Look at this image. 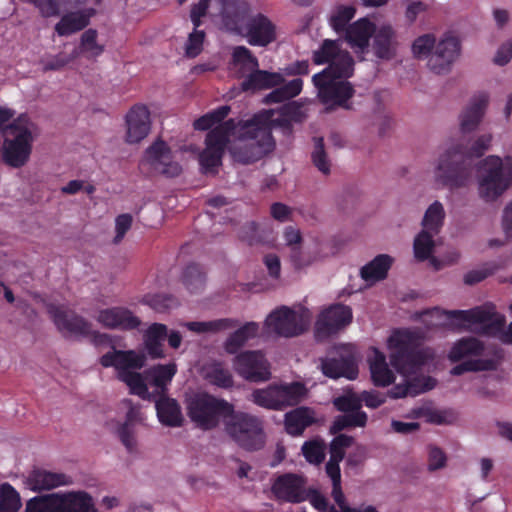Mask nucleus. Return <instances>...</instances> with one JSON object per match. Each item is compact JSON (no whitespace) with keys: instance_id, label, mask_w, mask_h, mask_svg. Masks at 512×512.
Wrapping results in <instances>:
<instances>
[{"instance_id":"ddd939ff","label":"nucleus","mask_w":512,"mask_h":512,"mask_svg":"<svg viewBox=\"0 0 512 512\" xmlns=\"http://www.w3.org/2000/svg\"><path fill=\"white\" fill-rule=\"evenodd\" d=\"M238 35L255 47H267L278 37L276 24L261 12L251 14Z\"/></svg>"},{"instance_id":"5fc2aeb1","label":"nucleus","mask_w":512,"mask_h":512,"mask_svg":"<svg viewBox=\"0 0 512 512\" xmlns=\"http://www.w3.org/2000/svg\"><path fill=\"white\" fill-rule=\"evenodd\" d=\"M205 279L202 267L195 263L187 265L182 276L183 284L191 293L201 290L205 284Z\"/></svg>"},{"instance_id":"6ab92c4d","label":"nucleus","mask_w":512,"mask_h":512,"mask_svg":"<svg viewBox=\"0 0 512 512\" xmlns=\"http://www.w3.org/2000/svg\"><path fill=\"white\" fill-rule=\"evenodd\" d=\"M321 369L323 374L329 378L345 377L353 380L358 376L355 352L350 346H342L338 351V357L326 358L321 361Z\"/></svg>"},{"instance_id":"a211bd4d","label":"nucleus","mask_w":512,"mask_h":512,"mask_svg":"<svg viewBox=\"0 0 512 512\" xmlns=\"http://www.w3.org/2000/svg\"><path fill=\"white\" fill-rule=\"evenodd\" d=\"M460 41L457 37L446 34L435 46L427 62L428 68L435 74H446L460 54Z\"/></svg>"},{"instance_id":"72a5a7b5","label":"nucleus","mask_w":512,"mask_h":512,"mask_svg":"<svg viewBox=\"0 0 512 512\" xmlns=\"http://www.w3.org/2000/svg\"><path fill=\"white\" fill-rule=\"evenodd\" d=\"M157 416L159 421L168 427H180L183 424V415L179 403L167 397L165 394L159 395L155 401Z\"/></svg>"},{"instance_id":"de8ad7c7","label":"nucleus","mask_w":512,"mask_h":512,"mask_svg":"<svg viewBox=\"0 0 512 512\" xmlns=\"http://www.w3.org/2000/svg\"><path fill=\"white\" fill-rule=\"evenodd\" d=\"M492 357L486 359H469L464 361L467 372L493 371L504 359V350L500 347H494L491 352Z\"/></svg>"},{"instance_id":"f3484780","label":"nucleus","mask_w":512,"mask_h":512,"mask_svg":"<svg viewBox=\"0 0 512 512\" xmlns=\"http://www.w3.org/2000/svg\"><path fill=\"white\" fill-rule=\"evenodd\" d=\"M352 309L344 304L336 303L324 309L315 324L318 337H329L338 333L352 322Z\"/></svg>"},{"instance_id":"680f3d73","label":"nucleus","mask_w":512,"mask_h":512,"mask_svg":"<svg viewBox=\"0 0 512 512\" xmlns=\"http://www.w3.org/2000/svg\"><path fill=\"white\" fill-rule=\"evenodd\" d=\"M436 385V380L430 376L413 378L408 381L407 386L401 392L396 393V397H404L408 394L417 395L433 389Z\"/></svg>"},{"instance_id":"4be33fe9","label":"nucleus","mask_w":512,"mask_h":512,"mask_svg":"<svg viewBox=\"0 0 512 512\" xmlns=\"http://www.w3.org/2000/svg\"><path fill=\"white\" fill-rule=\"evenodd\" d=\"M272 492L278 500L300 503L305 500L304 480L297 474H282L275 479Z\"/></svg>"},{"instance_id":"6e6d98bb","label":"nucleus","mask_w":512,"mask_h":512,"mask_svg":"<svg viewBox=\"0 0 512 512\" xmlns=\"http://www.w3.org/2000/svg\"><path fill=\"white\" fill-rule=\"evenodd\" d=\"M21 507L20 495L9 483L0 485V512H18Z\"/></svg>"},{"instance_id":"0eeeda50","label":"nucleus","mask_w":512,"mask_h":512,"mask_svg":"<svg viewBox=\"0 0 512 512\" xmlns=\"http://www.w3.org/2000/svg\"><path fill=\"white\" fill-rule=\"evenodd\" d=\"M26 512H99L92 496L82 490L37 496L26 504Z\"/></svg>"},{"instance_id":"7ed1b4c3","label":"nucleus","mask_w":512,"mask_h":512,"mask_svg":"<svg viewBox=\"0 0 512 512\" xmlns=\"http://www.w3.org/2000/svg\"><path fill=\"white\" fill-rule=\"evenodd\" d=\"M36 125L28 114L22 113L10 122L5 131L12 138L5 137L2 144V160L13 168L24 166L31 155Z\"/></svg>"},{"instance_id":"4468645a","label":"nucleus","mask_w":512,"mask_h":512,"mask_svg":"<svg viewBox=\"0 0 512 512\" xmlns=\"http://www.w3.org/2000/svg\"><path fill=\"white\" fill-rule=\"evenodd\" d=\"M47 312L58 331L66 336H88L91 333V324L76 312L63 305L50 303Z\"/></svg>"},{"instance_id":"13d9d810","label":"nucleus","mask_w":512,"mask_h":512,"mask_svg":"<svg viewBox=\"0 0 512 512\" xmlns=\"http://www.w3.org/2000/svg\"><path fill=\"white\" fill-rule=\"evenodd\" d=\"M301 451L306 461L310 464L319 465L325 459V443L321 439L304 442Z\"/></svg>"},{"instance_id":"c03bdc74","label":"nucleus","mask_w":512,"mask_h":512,"mask_svg":"<svg viewBox=\"0 0 512 512\" xmlns=\"http://www.w3.org/2000/svg\"><path fill=\"white\" fill-rule=\"evenodd\" d=\"M272 111H273V116H272L273 121L271 122V129L274 126L287 127L292 122L300 123L305 118V114L303 112V107L297 101H290V102L283 104L278 109L279 116L277 118H274L275 111L274 110H272Z\"/></svg>"},{"instance_id":"0e129e2a","label":"nucleus","mask_w":512,"mask_h":512,"mask_svg":"<svg viewBox=\"0 0 512 512\" xmlns=\"http://www.w3.org/2000/svg\"><path fill=\"white\" fill-rule=\"evenodd\" d=\"M312 162L323 174L330 173V162L324 149V140L322 137L314 138V150L312 152Z\"/></svg>"},{"instance_id":"393cba45","label":"nucleus","mask_w":512,"mask_h":512,"mask_svg":"<svg viewBox=\"0 0 512 512\" xmlns=\"http://www.w3.org/2000/svg\"><path fill=\"white\" fill-rule=\"evenodd\" d=\"M317 422L315 411L307 406L296 407L284 415V428L293 437L301 436L304 431Z\"/></svg>"},{"instance_id":"f257e3e1","label":"nucleus","mask_w":512,"mask_h":512,"mask_svg":"<svg viewBox=\"0 0 512 512\" xmlns=\"http://www.w3.org/2000/svg\"><path fill=\"white\" fill-rule=\"evenodd\" d=\"M272 116L273 111L263 110L249 120L236 122L235 134H238L239 142L229 149L235 162L251 164L274 150Z\"/></svg>"},{"instance_id":"3c124183","label":"nucleus","mask_w":512,"mask_h":512,"mask_svg":"<svg viewBox=\"0 0 512 512\" xmlns=\"http://www.w3.org/2000/svg\"><path fill=\"white\" fill-rule=\"evenodd\" d=\"M277 396V384H270L263 389H255L251 394V400L257 406L279 411Z\"/></svg>"},{"instance_id":"a18cd8bd","label":"nucleus","mask_w":512,"mask_h":512,"mask_svg":"<svg viewBox=\"0 0 512 512\" xmlns=\"http://www.w3.org/2000/svg\"><path fill=\"white\" fill-rule=\"evenodd\" d=\"M239 325V321L232 318H221L212 321H191L185 323L189 331L197 334L217 333L230 330Z\"/></svg>"},{"instance_id":"e2e57ef3","label":"nucleus","mask_w":512,"mask_h":512,"mask_svg":"<svg viewBox=\"0 0 512 512\" xmlns=\"http://www.w3.org/2000/svg\"><path fill=\"white\" fill-rule=\"evenodd\" d=\"M333 405L338 411L343 413L363 412L361 410V397L355 393H347L334 398Z\"/></svg>"},{"instance_id":"9b49d317","label":"nucleus","mask_w":512,"mask_h":512,"mask_svg":"<svg viewBox=\"0 0 512 512\" xmlns=\"http://www.w3.org/2000/svg\"><path fill=\"white\" fill-rule=\"evenodd\" d=\"M312 82L317 89V97L326 107V111H334L337 108L351 110L353 108L351 99L355 94L354 86L347 80H336L331 77L315 80V74Z\"/></svg>"},{"instance_id":"58836bf2","label":"nucleus","mask_w":512,"mask_h":512,"mask_svg":"<svg viewBox=\"0 0 512 512\" xmlns=\"http://www.w3.org/2000/svg\"><path fill=\"white\" fill-rule=\"evenodd\" d=\"M204 378L213 386L229 389L234 385L230 370L220 361H214L204 366Z\"/></svg>"},{"instance_id":"20e7f679","label":"nucleus","mask_w":512,"mask_h":512,"mask_svg":"<svg viewBox=\"0 0 512 512\" xmlns=\"http://www.w3.org/2000/svg\"><path fill=\"white\" fill-rule=\"evenodd\" d=\"M388 346L392 351L391 365L402 374L415 373L431 358L421 347L419 337L408 330L395 331L388 339Z\"/></svg>"},{"instance_id":"bf43d9fd","label":"nucleus","mask_w":512,"mask_h":512,"mask_svg":"<svg viewBox=\"0 0 512 512\" xmlns=\"http://www.w3.org/2000/svg\"><path fill=\"white\" fill-rule=\"evenodd\" d=\"M341 52L337 41L326 39L320 48L313 52V62L316 65L330 64L331 61Z\"/></svg>"},{"instance_id":"7c9ffc66","label":"nucleus","mask_w":512,"mask_h":512,"mask_svg":"<svg viewBox=\"0 0 512 512\" xmlns=\"http://www.w3.org/2000/svg\"><path fill=\"white\" fill-rule=\"evenodd\" d=\"M284 83V77L278 72H269L256 68L242 81L243 91H258L277 87Z\"/></svg>"},{"instance_id":"39448f33","label":"nucleus","mask_w":512,"mask_h":512,"mask_svg":"<svg viewBox=\"0 0 512 512\" xmlns=\"http://www.w3.org/2000/svg\"><path fill=\"white\" fill-rule=\"evenodd\" d=\"M187 415L197 428L210 431L233 412V404L206 392L191 395L186 400Z\"/></svg>"},{"instance_id":"052dcab7","label":"nucleus","mask_w":512,"mask_h":512,"mask_svg":"<svg viewBox=\"0 0 512 512\" xmlns=\"http://www.w3.org/2000/svg\"><path fill=\"white\" fill-rule=\"evenodd\" d=\"M239 238L250 246L262 244L267 239L266 231L260 229V226L254 221L247 222L241 227Z\"/></svg>"},{"instance_id":"b1692460","label":"nucleus","mask_w":512,"mask_h":512,"mask_svg":"<svg viewBox=\"0 0 512 512\" xmlns=\"http://www.w3.org/2000/svg\"><path fill=\"white\" fill-rule=\"evenodd\" d=\"M146 362V356L137 353L134 350H116L107 352L100 358V364L103 367H115L118 370V376L124 371L130 369H141Z\"/></svg>"},{"instance_id":"8fccbe9b","label":"nucleus","mask_w":512,"mask_h":512,"mask_svg":"<svg viewBox=\"0 0 512 512\" xmlns=\"http://www.w3.org/2000/svg\"><path fill=\"white\" fill-rule=\"evenodd\" d=\"M355 14L356 8L353 5H338L329 18V24L335 32L343 33Z\"/></svg>"},{"instance_id":"c756f323","label":"nucleus","mask_w":512,"mask_h":512,"mask_svg":"<svg viewBox=\"0 0 512 512\" xmlns=\"http://www.w3.org/2000/svg\"><path fill=\"white\" fill-rule=\"evenodd\" d=\"M375 24L368 18H360L350 24L343 32L345 39L352 48L366 49L369 46L370 38L375 32Z\"/></svg>"},{"instance_id":"c9c22d12","label":"nucleus","mask_w":512,"mask_h":512,"mask_svg":"<svg viewBox=\"0 0 512 512\" xmlns=\"http://www.w3.org/2000/svg\"><path fill=\"white\" fill-rule=\"evenodd\" d=\"M393 258L387 254H379L360 270V276L366 282H377L387 277Z\"/></svg>"},{"instance_id":"c85d7f7f","label":"nucleus","mask_w":512,"mask_h":512,"mask_svg":"<svg viewBox=\"0 0 512 512\" xmlns=\"http://www.w3.org/2000/svg\"><path fill=\"white\" fill-rule=\"evenodd\" d=\"M354 64L351 54L341 50L325 69L315 74V80L326 77L336 80H347L353 75Z\"/></svg>"},{"instance_id":"f03ea898","label":"nucleus","mask_w":512,"mask_h":512,"mask_svg":"<svg viewBox=\"0 0 512 512\" xmlns=\"http://www.w3.org/2000/svg\"><path fill=\"white\" fill-rule=\"evenodd\" d=\"M491 135L480 136L469 148L463 141L449 147L439 158L436 176L450 189L465 187L471 177L472 161L488 150Z\"/></svg>"},{"instance_id":"4c0bfd02","label":"nucleus","mask_w":512,"mask_h":512,"mask_svg":"<svg viewBox=\"0 0 512 512\" xmlns=\"http://www.w3.org/2000/svg\"><path fill=\"white\" fill-rule=\"evenodd\" d=\"M259 331L256 322H247L231 333L224 343V349L228 354H236L249 339L255 338Z\"/></svg>"},{"instance_id":"473e14b6","label":"nucleus","mask_w":512,"mask_h":512,"mask_svg":"<svg viewBox=\"0 0 512 512\" xmlns=\"http://www.w3.org/2000/svg\"><path fill=\"white\" fill-rule=\"evenodd\" d=\"M28 482L33 491H41L70 485L72 484V478L64 473H55L38 469L34 470L30 474Z\"/></svg>"},{"instance_id":"aec40b11","label":"nucleus","mask_w":512,"mask_h":512,"mask_svg":"<svg viewBox=\"0 0 512 512\" xmlns=\"http://www.w3.org/2000/svg\"><path fill=\"white\" fill-rule=\"evenodd\" d=\"M220 16L226 31L238 35L250 14V4L246 0H219Z\"/></svg>"},{"instance_id":"4d7b16f0","label":"nucleus","mask_w":512,"mask_h":512,"mask_svg":"<svg viewBox=\"0 0 512 512\" xmlns=\"http://www.w3.org/2000/svg\"><path fill=\"white\" fill-rule=\"evenodd\" d=\"M119 379L127 384L132 394H135L142 399L150 398L148 387L140 373L124 371L120 374Z\"/></svg>"},{"instance_id":"a19ab883","label":"nucleus","mask_w":512,"mask_h":512,"mask_svg":"<svg viewBox=\"0 0 512 512\" xmlns=\"http://www.w3.org/2000/svg\"><path fill=\"white\" fill-rule=\"evenodd\" d=\"M177 372L176 364H159L148 371L150 385L155 387L158 395L166 394L167 385L172 381Z\"/></svg>"},{"instance_id":"423d86ee","label":"nucleus","mask_w":512,"mask_h":512,"mask_svg":"<svg viewBox=\"0 0 512 512\" xmlns=\"http://www.w3.org/2000/svg\"><path fill=\"white\" fill-rule=\"evenodd\" d=\"M226 434L242 449L258 451L266 442L263 421L250 413L235 411L227 415L224 420Z\"/></svg>"},{"instance_id":"bb28decb","label":"nucleus","mask_w":512,"mask_h":512,"mask_svg":"<svg viewBox=\"0 0 512 512\" xmlns=\"http://www.w3.org/2000/svg\"><path fill=\"white\" fill-rule=\"evenodd\" d=\"M489 101L486 93L481 92L471 99L461 115L460 126L463 133L475 130L482 120Z\"/></svg>"},{"instance_id":"603ef678","label":"nucleus","mask_w":512,"mask_h":512,"mask_svg":"<svg viewBox=\"0 0 512 512\" xmlns=\"http://www.w3.org/2000/svg\"><path fill=\"white\" fill-rule=\"evenodd\" d=\"M434 233L422 230L414 239V256L418 261H425L430 258L434 250Z\"/></svg>"},{"instance_id":"69168bd1","label":"nucleus","mask_w":512,"mask_h":512,"mask_svg":"<svg viewBox=\"0 0 512 512\" xmlns=\"http://www.w3.org/2000/svg\"><path fill=\"white\" fill-rule=\"evenodd\" d=\"M354 442L352 436L346 434H336L329 445L330 458L342 461L345 457V450Z\"/></svg>"},{"instance_id":"cd10ccee","label":"nucleus","mask_w":512,"mask_h":512,"mask_svg":"<svg viewBox=\"0 0 512 512\" xmlns=\"http://www.w3.org/2000/svg\"><path fill=\"white\" fill-rule=\"evenodd\" d=\"M373 51L377 58L390 60L396 54V32L390 25H382L375 28L373 34Z\"/></svg>"},{"instance_id":"412c9836","label":"nucleus","mask_w":512,"mask_h":512,"mask_svg":"<svg viewBox=\"0 0 512 512\" xmlns=\"http://www.w3.org/2000/svg\"><path fill=\"white\" fill-rule=\"evenodd\" d=\"M97 321L109 329L132 331L141 325L139 317L126 307L116 306L99 311Z\"/></svg>"},{"instance_id":"f704fd0d","label":"nucleus","mask_w":512,"mask_h":512,"mask_svg":"<svg viewBox=\"0 0 512 512\" xmlns=\"http://www.w3.org/2000/svg\"><path fill=\"white\" fill-rule=\"evenodd\" d=\"M307 389L301 382L277 384L279 411L298 405L306 396Z\"/></svg>"},{"instance_id":"864d4df0","label":"nucleus","mask_w":512,"mask_h":512,"mask_svg":"<svg viewBox=\"0 0 512 512\" xmlns=\"http://www.w3.org/2000/svg\"><path fill=\"white\" fill-rule=\"evenodd\" d=\"M232 63L243 72H253L259 67L257 57L245 46H236L232 52Z\"/></svg>"},{"instance_id":"79ce46f5","label":"nucleus","mask_w":512,"mask_h":512,"mask_svg":"<svg viewBox=\"0 0 512 512\" xmlns=\"http://www.w3.org/2000/svg\"><path fill=\"white\" fill-rule=\"evenodd\" d=\"M139 419V409L132 406L127 412L126 421L123 424H121L117 429L118 438L129 453L134 452L137 447L133 423Z\"/></svg>"},{"instance_id":"9d476101","label":"nucleus","mask_w":512,"mask_h":512,"mask_svg":"<svg viewBox=\"0 0 512 512\" xmlns=\"http://www.w3.org/2000/svg\"><path fill=\"white\" fill-rule=\"evenodd\" d=\"M237 125L234 119H228L223 124L212 128L206 135L205 148L199 155V163L205 174H216L222 165L230 136L235 134Z\"/></svg>"},{"instance_id":"a878e982","label":"nucleus","mask_w":512,"mask_h":512,"mask_svg":"<svg viewBox=\"0 0 512 512\" xmlns=\"http://www.w3.org/2000/svg\"><path fill=\"white\" fill-rule=\"evenodd\" d=\"M367 361L369 364L371 379L375 386L387 387L394 382V373L388 366L385 354L378 348H370Z\"/></svg>"},{"instance_id":"338daca9","label":"nucleus","mask_w":512,"mask_h":512,"mask_svg":"<svg viewBox=\"0 0 512 512\" xmlns=\"http://www.w3.org/2000/svg\"><path fill=\"white\" fill-rule=\"evenodd\" d=\"M97 31L95 29L86 30L81 36L80 49L82 52L89 53L90 56L97 57L104 51L102 45L97 43Z\"/></svg>"},{"instance_id":"2f4dec72","label":"nucleus","mask_w":512,"mask_h":512,"mask_svg":"<svg viewBox=\"0 0 512 512\" xmlns=\"http://www.w3.org/2000/svg\"><path fill=\"white\" fill-rule=\"evenodd\" d=\"M167 338V326L161 323L151 324L143 335L144 347L151 359L165 357L164 341Z\"/></svg>"},{"instance_id":"1a4fd4ad","label":"nucleus","mask_w":512,"mask_h":512,"mask_svg":"<svg viewBox=\"0 0 512 512\" xmlns=\"http://www.w3.org/2000/svg\"><path fill=\"white\" fill-rule=\"evenodd\" d=\"M444 314L448 320L455 321L458 325H478L473 331L488 337L497 335L506 325L505 316L498 313L495 305L490 302L469 310H445Z\"/></svg>"},{"instance_id":"2eb2a0df","label":"nucleus","mask_w":512,"mask_h":512,"mask_svg":"<svg viewBox=\"0 0 512 512\" xmlns=\"http://www.w3.org/2000/svg\"><path fill=\"white\" fill-rule=\"evenodd\" d=\"M236 373L250 382H263L270 379L269 363L260 351H244L233 360Z\"/></svg>"},{"instance_id":"ea45409f","label":"nucleus","mask_w":512,"mask_h":512,"mask_svg":"<svg viewBox=\"0 0 512 512\" xmlns=\"http://www.w3.org/2000/svg\"><path fill=\"white\" fill-rule=\"evenodd\" d=\"M90 16L77 11L63 15L55 25V31L59 36H69L83 30L89 25Z\"/></svg>"},{"instance_id":"774afa93","label":"nucleus","mask_w":512,"mask_h":512,"mask_svg":"<svg viewBox=\"0 0 512 512\" xmlns=\"http://www.w3.org/2000/svg\"><path fill=\"white\" fill-rule=\"evenodd\" d=\"M206 34L203 30L193 29L188 35L187 42L185 44V54L189 58L197 57L203 50V43Z\"/></svg>"},{"instance_id":"09e8293b","label":"nucleus","mask_w":512,"mask_h":512,"mask_svg":"<svg viewBox=\"0 0 512 512\" xmlns=\"http://www.w3.org/2000/svg\"><path fill=\"white\" fill-rule=\"evenodd\" d=\"M444 219L445 211L443 205L439 201L433 202L424 214L422 220L423 230L438 234L443 226Z\"/></svg>"},{"instance_id":"37998d69","label":"nucleus","mask_w":512,"mask_h":512,"mask_svg":"<svg viewBox=\"0 0 512 512\" xmlns=\"http://www.w3.org/2000/svg\"><path fill=\"white\" fill-rule=\"evenodd\" d=\"M303 88V81L300 78L293 79L285 84H281L267 94L263 102L265 104L282 103L298 96Z\"/></svg>"},{"instance_id":"dca6fc26","label":"nucleus","mask_w":512,"mask_h":512,"mask_svg":"<svg viewBox=\"0 0 512 512\" xmlns=\"http://www.w3.org/2000/svg\"><path fill=\"white\" fill-rule=\"evenodd\" d=\"M140 165H149L155 172L169 178L177 177L182 171L180 164L172 160L170 147L161 139L156 140L145 150Z\"/></svg>"},{"instance_id":"5701e85b","label":"nucleus","mask_w":512,"mask_h":512,"mask_svg":"<svg viewBox=\"0 0 512 512\" xmlns=\"http://www.w3.org/2000/svg\"><path fill=\"white\" fill-rule=\"evenodd\" d=\"M128 143H139L150 132L151 121L150 112L145 105H134L126 115Z\"/></svg>"},{"instance_id":"e433bc0d","label":"nucleus","mask_w":512,"mask_h":512,"mask_svg":"<svg viewBox=\"0 0 512 512\" xmlns=\"http://www.w3.org/2000/svg\"><path fill=\"white\" fill-rule=\"evenodd\" d=\"M485 351L484 343L475 337H464L458 340L448 357L451 362H458L467 356H481Z\"/></svg>"},{"instance_id":"f8f14e48","label":"nucleus","mask_w":512,"mask_h":512,"mask_svg":"<svg viewBox=\"0 0 512 512\" xmlns=\"http://www.w3.org/2000/svg\"><path fill=\"white\" fill-rule=\"evenodd\" d=\"M267 328L283 337H295L303 334L309 326L308 311H295L286 306L271 312L265 320Z\"/></svg>"},{"instance_id":"49530a36","label":"nucleus","mask_w":512,"mask_h":512,"mask_svg":"<svg viewBox=\"0 0 512 512\" xmlns=\"http://www.w3.org/2000/svg\"><path fill=\"white\" fill-rule=\"evenodd\" d=\"M368 416L366 412H352L338 415L332 422L329 432L336 435L345 429L355 427H365L367 424Z\"/></svg>"},{"instance_id":"6e6552de","label":"nucleus","mask_w":512,"mask_h":512,"mask_svg":"<svg viewBox=\"0 0 512 512\" xmlns=\"http://www.w3.org/2000/svg\"><path fill=\"white\" fill-rule=\"evenodd\" d=\"M512 185V157L502 160L498 156H488L481 164L479 194L485 201H493Z\"/></svg>"}]
</instances>
